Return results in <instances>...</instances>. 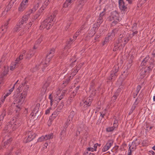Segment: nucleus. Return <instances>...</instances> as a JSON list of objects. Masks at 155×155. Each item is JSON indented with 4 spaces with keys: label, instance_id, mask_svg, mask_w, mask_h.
Here are the masks:
<instances>
[{
    "label": "nucleus",
    "instance_id": "nucleus-1",
    "mask_svg": "<svg viewBox=\"0 0 155 155\" xmlns=\"http://www.w3.org/2000/svg\"><path fill=\"white\" fill-rule=\"evenodd\" d=\"M55 21V19L54 17L51 16H49L42 23L41 26H42L44 28H46L47 29H49L52 26L54 22Z\"/></svg>",
    "mask_w": 155,
    "mask_h": 155
},
{
    "label": "nucleus",
    "instance_id": "nucleus-2",
    "mask_svg": "<svg viewBox=\"0 0 155 155\" xmlns=\"http://www.w3.org/2000/svg\"><path fill=\"white\" fill-rule=\"evenodd\" d=\"M119 15L116 11L111 12L110 15L107 18L108 21H113L111 24L112 26H114L119 21Z\"/></svg>",
    "mask_w": 155,
    "mask_h": 155
},
{
    "label": "nucleus",
    "instance_id": "nucleus-3",
    "mask_svg": "<svg viewBox=\"0 0 155 155\" xmlns=\"http://www.w3.org/2000/svg\"><path fill=\"white\" fill-rule=\"evenodd\" d=\"M28 20V19L27 18L23 16L20 19L18 23L19 25V26L22 27V28L24 29L25 30H28L33 23L34 21L33 20L32 21H30L29 22V23L26 24Z\"/></svg>",
    "mask_w": 155,
    "mask_h": 155
},
{
    "label": "nucleus",
    "instance_id": "nucleus-4",
    "mask_svg": "<svg viewBox=\"0 0 155 155\" xmlns=\"http://www.w3.org/2000/svg\"><path fill=\"white\" fill-rule=\"evenodd\" d=\"M28 20V19L27 18L23 16L20 19L18 23L19 25V26L22 27V28L24 29L25 30H28L33 23L34 21L33 20L32 21H30L29 22V23L26 24Z\"/></svg>",
    "mask_w": 155,
    "mask_h": 155
},
{
    "label": "nucleus",
    "instance_id": "nucleus-5",
    "mask_svg": "<svg viewBox=\"0 0 155 155\" xmlns=\"http://www.w3.org/2000/svg\"><path fill=\"white\" fill-rule=\"evenodd\" d=\"M25 136L23 142L26 143L32 140L36 137V134L32 131H28L26 132Z\"/></svg>",
    "mask_w": 155,
    "mask_h": 155
},
{
    "label": "nucleus",
    "instance_id": "nucleus-6",
    "mask_svg": "<svg viewBox=\"0 0 155 155\" xmlns=\"http://www.w3.org/2000/svg\"><path fill=\"white\" fill-rule=\"evenodd\" d=\"M118 69L119 67L117 65L114 66L110 72V76L107 77V79L111 81L114 80L117 75V73Z\"/></svg>",
    "mask_w": 155,
    "mask_h": 155
},
{
    "label": "nucleus",
    "instance_id": "nucleus-7",
    "mask_svg": "<svg viewBox=\"0 0 155 155\" xmlns=\"http://www.w3.org/2000/svg\"><path fill=\"white\" fill-rule=\"evenodd\" d=\"M27 94V93L25 91L21 93L20 95H19L18 97L14 101V104L21 105L24 102Z\"/></svg>",
    "mask_w": 155,
    "mask_h": 155
},
{
    "label": "nucleus",
    "instance_id": "nucleus-8",
    "mask_svg": "<svg viewBox=\"0 0 155 155\" xmlns=\"http://www.w3.org/2000/svg\"><path fill=\"white\" fill-rule=\"evenodd\" d=\"M119 8L122 11L125 12L127 10V5L123 0H119L118 1Z\"/></svg>",
    "mask_w": 155,
    "mask_h": 155
},
{
    "label": "nucleus",
    "instance_id": "nucleus-9",
    "mask_svg": "<svg viewBox=\"0 0 155 155\" xmlns=\"http://www.w3.org/2000/svg\"><path fill=\"white\" fill-rule=\"evenodd\" d=\"M40 106V104H37L33 109L32 112L30 114V115L34 117L33 118L37 119L38 117V115H36V114L38 111Z\"/></svg>",
    "mask_w": 155,
    "mask_h": 155
},
{
    "label": "nucleus",
    "instance_id": "nucleus-10",
    "mask_svg": "<svg viewBox=\"0 0 155 155\" xmlns=\"http://www.w3.org/2000/svg\"><path fill=\"white\" fill-rule=\"evenodd\" d=\"M11 119L10 122L8 123L7 126L8 127H11L13 125V124H15V125L18 126V127L21 124V121L20 119L16 120V118H14Z\"/></svg>",
    "mask_w": 155,
    "mask_h": 155
},
{
    "label": "nucleus",
    "instance_id": "nucleus-11",
    "mask_svg": "<svg viewBox=\"0 0 155 155\" xmlns=\"http://www.w3.org/2000/svg\"><path fill=\"white\" fill-rule=\"evenodd\" d=\"M54 52L55 49L54 48H53L50 50L46 55V62H48V63L50 62V60L54 56Z\"/></svg>",
    "mask_w": 155,
    "mask_h": 155
},
{
    "label": "nucleus",
    "instance_id": "nucleus-12",
    "mask_svg": "<svg viewBox=\"0 0 155 155\" xmlns=\"http://www.w3.org/2000/svg\"><path fill=\"white\" fill-rule=\"evenodd\" d=\"M69 125V124H68L66 123H65L64 127L61 130L60 133V138L61 140H62L63 138L65 135L66 129Z\"/></svg>",
    "mask_w": 155,
    "mask_h": 155
},
{
    "label": "nucleus",
    "instance_id": "nucleus-13",
    "mask_svg": "<svg viewBox=\"0 0 155 155\" xmlns=\"http://www.w3.org/2000/svg\"><path fill=\"white\" fill-rule=\"evenodd\" d=\"M75 114V112L73 110L71 112L69 115L68 116V120L67 121L65 122L68 124H70L71 121L72 120V119Z\"/></svg>",
    "mask_w": 155,
    "mask_h": 155
},
{
    "label": "nucleus",
    "instance_id": "nucleus-14",
    "mask_svg": "<svg viewBox=\"0 0 155 155\" xmlns=\"http://www.w3.org/2000/svg\"><path fill=\"white\" fill-rule=\"evenodd\" d=\"M153 63L152 62L150 63L149 65H147L144 68L145 70L147 71V74H149L150 72L151 71L153 68Z\"/></svg>",
    "mask_w": 155,
    "mask_h": 155
},
{
    "label": "nucleus",
    "instance_id": "nucleus-15",
    "mask_svg": "<svg viewBox=\"0 0 155 155\" xmlns=\"http://www.w3.org/2000/svg\"><path fill=\"white\" fill-rule=\"evenodd\" d=\"M100 26V24H98V23H96L93 25V27L91 29L92 32V35H94L95 34L96 32V30L98 29V28Z\"/></svg>",
    "mask_w": 155,
    "mask_h": 155
},
{
    "label": "nucleus",
    "instance_id": "nucleus-16",
    "mask_svg": "<svg viewBox=\"0 0 155 155\" xmlns=\"http://www.w3.org/2000/svg\"><path fill=\"white\" fill-rule=\"evenodd\" d=\"M49 0H46L43 4L41 7L39 9V11L43 12L49 3Z\"/></svg>",
    "mask_w": 155,
    "mask_h": 155
},
{
    "label": "nucleus",
    "instance_id": "nucleus-17",
    "mask_svg": "<svg viewBox=\"0 0 155 155\" xmlns=\"http://www.w3.org/2000/svg\"><path fill=\"white\" fill-rule=\"evenodd\" d=\"M42 40V37H41L35 42V45L33 47V49H35L38 48L39 44L41 43Z\"/></svg>",
    "mask_w": 155,
    "mask_h": 155
},
{
    "label": "nucleus",
    "instance_id": "nucleus-18",
    "mask_svg": "<svg viewBox=\"0 0 155 155\" xmlns=\"http://www.w3.org/2000/svg\"><path fill=\"white\" fill-rule=\"evenodd\" d=\"M75 95V93H74V91H73L69 97L68 100L67 101V103L69 105L71 104V102L73 101Z\"/></svg>",
    "mask_w": 155,
    "mask_h": 155
},
{
    "label": "nucleus",
    "instance_id": "nucleus-19",
    "mask_svg": "<svg viewBox=\"0 0 155 155\" xmlns=\"http://www.w3.org/2000/svg\"><path fill=\"white\" fill-rule=\"evenodd\" d=\"M58 114L57 111H54L52 114L51 116L50 117L48 121L51 122L52 120H53L56 116L58 115Z\"/></svg>",
    "mask_w": 155,
    "mask_h": 155
},
{
    "label": "nucleus",
    "instance_id": "nucleus-20",
    "mask_svg": "<svg viewBox=\"0 0 155 155\" xmlns=\"http://www.w3.org/2000/svg\"><path fill=\"white\" fill-rule=\"evenodd\" d=\"M103 12H102L101 13H100L99 17L98 18V19L97 21V23H98V24H101L102 22L103 21V16L104 15V14H103Z\"/></svg>",
    "mask_w": 155,
    "mask_h": 155
},
{
    "label": "nucleus",
    "instance_id": "nucleus-21",
    "mask_svg": "<svg viewBox=\"0 0 155 155\" xmlns=\"http://www.w3.org/2000/svg\"><path fill=\"white\" fill-rule=\"evenodd\" d=\"M12 140V139L11 138H9L6 141H5L4 143V146L3 147L4 148H6L7 147L9 146Z\"/></svg>",
    "mask_w": 155,
    "mask_h": 155
},
{
    "label": "nucleus",
    "instance_id": "nucleus-22",
    "mask_svg": "<svg viewBox=\"0 0 155 155\" xmlns=\"http://www.w3.org/2000/svg\"><path fill=\"white\" fill-rule=\"evenodd\" d=\"M150 57L149 56L146 57L142 61V62L140 64L141 66H146L147 64V62H148Z\"/></svg>",
    "mask_w": 155,
    "mask_h": 155
},
{
    "label": "nucleus",
    "instance_id": "nucleus-23",
    "mask_svg": "<svg viewBox=\"0 0 155 155\" xmlns=\"http://www.w3.org/2000/svg\"><path fill=\"white\" fill-rule=\"evenodd\" d=\"M9 21H7L6 22H5L4 25H2V27H1L0 28V30L1 29L2 31H3L5 30V31H6V29L8 28V24Z\"/></svg>",
    "mask_w": 155,
    "mask_h": 155
},
{
    "label": "nucleus",
    "instance_id": "nucleus-24",
    "mask_svg": "<svg viewBox=\"0 0 155 155\" xmlns=\"http://www.w3.org/2000/svg\"><path fill=\"white\" fill-rule=\"evenodd\" d=\"M26 51H23L22 52V53L19 56L18 58H17L16 60V63L18 64V62L20 60H22L23 59V57L25 55V53Z\"/></svg>",
    "mask_w": 155,
    "mask_h": 155
},
{
    "label": "nucleus",
    "instance_id": "nucleus-25",
    "mask_svg": "<svg viewBox=\"0 0 155 155\" xmlns=\"http://www.w3.org/2000/svg\"><path fill=\"white\" fill-rule=\"evenodd\" d=\"M141 72L140 73V78H142L144 77L147 74V71L145 70L144 69H142L140 70Z\"/></svg>",
    "mask_w": 155,
    "mask_h": 155
},
{
    "label": "nucleus",
    "instance_id": "nucleus-26",
    "mask_svg": "<svg viewBox=\"0 0 155 155\" xmlns=\"http://www.w3.org/2000/svg\"><path fill=\"white\" fill-rule=\"evenodd\" d=\"M73 41V39L71 38H70L68 41L66 42V45L65 46V48H69L71 45Z\"/></svg>",
    "mask_w": 155,
    "mask_h": 155
},
{
    "label": "nucleus",
    "instance_id": "nucleus-27",
    "mask_svg": "<svg viewBox=\"0 0 155 155\" xmlns=\"http://www.w3.org/2000/svg\"><path fill=\"white\" fill-rule=\"evenodd\" d=\"M27 7L26 5H24L21 3L18 8V11L22 12Z\"/></svg>",
    "mask_w": 155,
    "mask_h": 155
},
{
    "label": "nucleus",
    "instance_id": "nucleus-28",
    "mask_svg": "<svg viewBox=\"0 0 155 155\" xmlns=\"http://www.w3.org/2000/svg\"><path fill=\"white\" fill-rule=\"evenodd\" d=\"M22 28V27H21V26H19V25L18 24L14 28L13 30V31L14 32H17L19 31Z\"/></svg>",
    "mask_w": 155,
    "mask_h": 155
},
{
    "label": "nucleus",
    "instance_id": "nucleus-29",
    "mask_svg": "<svg viewBox=\"0 0 155 155\" xmlns=\"http://www.w3.org/2000/svg\"><path fill=\"white\" fill-rule=\"evenodd\" d=\"M73 2L70 0H66L63 5L64 8H67L70 4Z\"/></svg>",
    "mask_w": 155,
    "mask_h": 155
},
{
    "label": "nucleus",
    "instance_id": "nucleus-30",
    "mask_svg": "<svg viewBox=\"0 0 155 155\" xmlns=\"http://www.w3.org/2000/svg\"><path fill=\"white\" fill-rule=\"evenodd\" d=\"M53 133H50L48 135H46L44 136L45 137V140H49L53 138Z\"/></svg>",
    "mask_w": 155,
    "mask_h": 155
},
{
    "label": "nucleus",
    "instance_id": "nucleus-31",
    "mask_svg": "<svg viewBox=\"0 0 155 155\" xmlns=\"http://www.w3.org/2000/svg\"><path fill=\"white\" fill-rule=\"evenodd\" d=\"M6 112L5 110H3L2 112V114L0 116V123L2 124V122H1L3 120L4 117L6 115Z\"/></svg>",
    "mask_w": 155,
    "mask_h": 155
},
{
    "label": "nucleus",
    "instance_id": "nucleus-32",
    "mask_svg": "<svg viewBox=\"0 0 155 155\" xmlns=\"http://www.w3.org/2000/svg\"><path fill=\"white\" fill-rule=\"evenodd\" d=\"M141 88V86L140 85H138L137 87L136 92L134 94V97H135L137 96L139 91Z\"/></svg>",
    "mask_w": 155,
    "mask_h": 155
},
{
    "label": "nucleus",
    "instance_id": "nucleus-33",
    "mask_svg": "<svg viewBox=\"0 0 155 155\" xmlns=\"http://www.w3.org/2000/svg\"><path fill=\"white\" fill-rule=\"evenodd\" d=\"M50 79H48V81H47L44 84L43 87L44 89H46V90L47 87L49 86L50 85L51 82V80H49Z\"/></svg>",
    "mask_w": 155,
    "mask_h": 155
},
{
    "label": "nucleus",
    "instance_id": "nucleus-34",
    "mask_svg": "<svg viewBox=\"0 0 155 155\" xmlns=\"http://www.w3.org/2000/svg\"><path fill=\"white\" fill-rule=\"evenodd\" d=\"M32 13V10H31L30 9L25 14V15L23 16L25 17H26L28 19V18L29 17V16L30 14Z\"/></svg>",
    "mask_w": 155,
    "mask_h": 155
},
{
    "label": "nucleus",
    "instance_id": "nucleus-35",
    "mask_svg": "<svg viewBox=\"0 0 155 155\" xmlns=\"http://www.w3.org/2000/svg\"><path fill=\"white\" fill-rule=\"evenodd\" d=\"M92 101V99L87 98L84 101H83V103L87 104L88 106H90L91 104Z\"/></svg>",
    "mask_w": 155,
    "mask_h": 155
},
{
    "label": "nucleus",
    "instance_id": "nucleus-36",
    "mask_svg": "<svg viewBox=\"0 0 155 155\" xmlns=\"http://www.w3.org/2000/svg\"><path fill=\"white\" fill-rule=\"evenodd\" d=\"M49 63H48V62L46 61V59H45V64H41L39 65L40 67H41L42 69V71H43V69H45V68H46L48 65V64Z\"/></svg>",
    "mask_w": 155,
    "mask_h": 155
},
{
    "label": "nucleus",
    "instance_id": "nucleus-37",
    "mask_svg": "<svg viewBox=\"0 0 155 155\" xmlns=\"http://www.w3.org/2000/svg\"><path fill=\"white\" fill-rule=\"evenodd\" d=\"M35 52V50H33L32 51V52L31 53H27V55H26V58H31L32 56H33L34 55V53Z\"/></svg>",
    "mask_w": 155,
    "mask_h": 155
},
{
    "label": "nucleus",
    "instance_id": "nucleus-38",
    "mask_svg": "<svg viewBox=\"0 0 155 155\" xmlns=\"http://www.w3.org/2000/svg\"><path fill=\"white\" fill-rule=\"evenodd\" d=\"M114 123H113L114 126L115 127H117L118 125V120L116 119V116H114Z\"/></svg>",
    "mask_w": 155,
    "mask_h": 155
},
{
    "label": "nucleus",
    "instance_id": "nucleus-39",
    "mask_svg": "<svg viewBox=\"0 0 155 155\" xmlns=\"http://www.w3.org/2000/svg\"><path fill=\"white\" fill-rule=\"evenodd\" d=\"M71 78V76H70L68 78L66 79L63 81V84H64V86H66L69 83Z\"/></svg>",
    "mask_w": 155,
    "mask_h": 155
},
{
    "label": "nucleus",
    "instance_id": "nucleus-40",
    "mask_svg": "<svg viewBox=\"0 0 155 155\" xmlns=\"http://www.w3.org/2000/svg\"><path fill=\"white\" fill-rule=\"evenodd\" d=\"M124 36H122V35L121 34H120L119 35V38H118V39L117 41L118 42H117V43H121L123 40H124L123 38H124Z\"/></svg>",
    "mask_w": 155,
    "mask_h": 155
},
{
    "label": "nucleus",
    "instance_id": "nucleus-41",
    "mask_svg": "<svg viewBox=\"0 0 155 155\" xmlns=\"http://www.w3.org/2000/svg\"><path fill=\"white\" fill-rule=\"evenodd\" d=\"M8 73V71L7 70H5L3 73H2L0 75V78H3L5 76H6Z\"/></svg>",
    "mask_w": 155,
    "mask_h": 155
},
{
    "label": "nucleus",
    "instance_id": "nucleus-42",
    "mask_svg": "<svg viewBox=\"0 0 155 155\" xmlns=\"http://www.w3.org/2000/svg\"><path fill=\"white\" fill-rule=\"evenodd\" d=\"M41 12V11H39V9L38 11L37 12L36 14L34 17V18H33V20H35V19H37L40 15V12Z\"/></svg>",
    "mask_w": 155,
    "mask_h": 155
},
{
    "label": "nucleus",
    "instance_id": "nucleus-43",
    "mask_svg": "<svg viewBox=\"0 0 155 155\" xmlns=\"http://www.w3.org/2000/svg\"><path fill=\"white\" fill-rule=\"evenodd\" d=\"M110 148L108 147V146L107 145V144L104 145L102 149V151L103 152H105L107 150H108Z\"/></svg>",
    "mask_w": 155,
    "mask_h": 155
},
{
    "label": "nucleus",
    "instance_id": "nucleus-44",
    "mask_svg": "<svg viewBox=\"0 0 155 155\" xmlns=\"http://www.w3.org/2000/svg\"><path fill=\"white\" fill-rule=\"evenodd\" d=\"M38 4H37L35 5L31 9H30V10H32V12L33 13V12H35L37 9H38Z\"/></svg>",
    "mask_w": 155,
    "mask_h": 155
},
{
    "label": "nucleus",
    "instance_id": "nucleus-45",
    "mask_svg": "<svg viewBox=\"0 0 155 155\" xmlns=\"http://www.w3.org/2000/svg\"><path fill=\"white\" fill-rule=\"evenodd\" d=\"M114 141L112 140H109L106 144L110 148L113 143Z\"/></svg>",
    "mask_w": 155,
    "mask_h": 155
},
{
    "label": "nucleus",
    "instance_id": "nucleus-46",
    "mask_svg": "<svg viewBox=\"0 0 155 155\" xmlns=\"http://www.w3.org/2000/svg\"><path fill=\"white\" fill-rule=\"evenodd\" d=\"M115 127L114 126L112 127H109L106 128V131L108 132L112 131L114 130Z\"/></svg>",
    "mask_w": 155,
    "mask_h": 155
},
{
    "label": "nucleus",
    "instance_id": "nucleus-47",
    "mask_svg": "<svg viewBox=\"0 0 155 155\" xmlns=\"http://www.w3.org/2000/svg\"><path fill=\"white\" fill-rule=\"evenodd\" d=\"M134 30H133L132 31L133 32L132 34H130L129 35V37H130V38H132L135 35L137 34L138 33V31H134Z\"/></svg>",
    "mask_w": 155,
    "mask_h": 155
},
{
    "label": "nucleus",
    "instance_id": "nucleus-48",
    "mask_svg": "<svg viewBox=\"0 0 155 155\" xmlns=\"http://www.w3.org/2000/svg\"><path fill=\"white\" fill-rule=\"evenodd\" d=\"M15 106L16 107V108H15V110L16 112L18 111H20V110L21 109V105H19L18 104H16Z\"/></svg>",
    "mask_w": 155,
    "mask_h": 155
},
{
    "label": "nucleus",
    "instance_id": "nucleus-49",
    "mask_svg": "<svg viewBox=\"0 0 155 155\" xmlns=\"http://www.w3.org/2000/svg\"><path fill=\"white\" fill-rule=\"evenodd\" d=\"M49 99L50 100V105L51 106L52 104V102L53 101V97L51 94H50L49 96Z\"/></svg>",
    "mask_w": 155,
    "mask_h": 155
},
{
    "label": "nucleus",
    "instance_id": "nucleus-50",
    "mask_svg": "<svg viewBox=\"0 0 155 155\" xmlns=\"http://www.w3.org/2000/svg\"><path fill=\"white\" fill-rule=\"evenodd\" d=\"M64 92H62L61 93V95L58 98V99H57L58 102V101H60L63 98V97L64 96Z\"/></svg>",
    "mask_w": 155,
    "mask_h": 155
},
{
    "label": "nucleus",
    "instance_id": "nucleus-51",
    "mask_svg": "<svg viewBox=\"0 0 155 155\" xmlns=\"http://www.w3.org/2000/svg\"><path fill=\"white\" fill-rule=\"evenodd\" d=\"M28 0H22L21 3L24 5H26V6L27 7L28 5Z\"/></svg>",
    "mask_w": 155,
    "mask_h": 155
},
{
    "label": "nucleus",
    "instance_id": "nucleus-52",
    "mask_svg": "<svg viewBox=\"0 0 155 155\" xmlns=\"http://www.w3.org/2000/svg\"><path fill=\"white\" fill-rule=\"evenodd\" d=\"M117 43L118 42H116ZM119 43H117L116 45H115L114 48H113V51H116L119 48V46H118V44Z\"/></svg>",
    "mask_w": 155,
    "mask_h": 155
},
{
    "label": "nucleus",
    "instance_id": "nucleus-53",
    "mask_svg": "<svg viewBox=\"0 0 155 155\" xmlns=\"http://www.w3.org/2000/svg\"><path fill=\"white\" fill-rule=\"evenodd\" d=\"M129 37H125L124 39V45H125L127 43V42L129 41Z\"/></svg>",
    "mask_w": 155,
    "mask_h": 155
},
{
    "label": "nucleus",
    "instance_id": "nucleus-54",
    "mask_svg": "<svg viewBox=\"0 0 155 155\" xmlns=\"http://www.w3.org/2000/svg\"><path fill=\"white\" fill-rule=\"evenodd\" d=\"M45 137H44V136H43L41 137H40L38 138V142H42L43 141H44L45 140Z\"/></svg>",
    "mask_w": 155,
    "mask_h": 155
},
{
    "label": "nucleus",
    "instance_id": "nucleus-55",
    "mask_svg": "<svg viewBox=\"0 0 155 155\" xmlns=\"http://www.w3.org/2000/svg\"><path fill=\"white\" fill-rule=\"evenodd\" d=\"M118 95L117 94V93L115 94L112 97V99L113 100V101L114 102L115 101L116 98L117 97V96Z\"/></svg>",
    "mask_w": 155,
    "mask_h": 155
},
{
    "label": "nucleus",
    "instance_id": "nucleus-56",
    "mask_svg": "<svg viewBox=\"0 0 155 155\" xmlns=\"http://www.w3.org/2000/svg\"><path fill=\"white\" fill-rule=\"evenodd\" d=\"M135 106H132L129 114V115H130L133 112V111L135 109Z\"/></svg>",
    "mask_w": 155,
    "mask_h": 155
},
{
    "label": "nucleus",
    "instance_id": "nucleus-57",
    "mask_svg": "<svg viewBox=\"0 0 155 155\" xmlns=\"http://www.w3.org/2000/svg\"><path fill=\"white\" fill-rule=\"evenodd\" d=\"M86 0H81L79 2V5H81L82 6L84 5Z\"/></svg>",
    "mask_w": 155,
    "mask_h": 155
},
{
    "label": "nucleus",
    "instance_id": "nucleus-58",
    "mask_svg": "<svg viewBox=\"0 0 155 155\" xmlns=\"http://www.w3.org/2000/svg\"><path fill=\"white\" fill-rule=\"evenodd\" d=\"M12 5L10 4L9 3L8 5L6 7V8L7 9V11H8L10 10V9L12 8Z\"/></svg>",
    "mask_w": 155,
    "mask_h": 155
},
{
    "label": "nucleus",
    "instance_id": "nucleus-59",
    "mask_svg": "<svg viewBox=\"0 0 155 155\" xmlns=\"http://www.w3.org/2000/svg\"><path fill=\"white\" fill-rule=\"evenodd\" d=\"M137 24L136 23H134L133 24L132 26V28L133 30H135L137 27Z\"/></svg>",
    "mask_w": 155,
    "mask_h": 155
},
{
    "label": "nucleus",
    "instance_id": "nucleus-60",
    "mask_svg": "<svg viewBox=\"0 0 155 155\" xmlns=\"http://www.w3.org/2000/svg\"><path fill=\"white\" fill-rule=\"evenodd\" d=\"M64 106V104L63 103H61L60 104L58 105L57 107H58L60 109H62Z\"/></svg>",
    "mask_w": 155,
    "mask_h": 155
},
{
    "label": "nucleus",
    "instance_id": "nucleus-61",
    "mask_svg": "<svg viewBox=\"0 0 155 155\" xmlns=\"http://www.w3.org/2000/svg\"><path fill=\"white\" fill-rule=\"evenodd\" d=\"M16 64H14L12 66H10V70L12 71L16 67Z\"/></svg>",
    "mask_w": 155,
    "mask_h": 155
},
{
    "label": "nucleus",
    "instance_id": "nucleus-62",
    "mask_svg": "<svg viewBox=\"0 0 155 155\" xmlns=\"http://www.w3.org/2000/svg\"><path fill=\"white\" fill-rule=\"evenodd\" d=\"M127 70H126V69L123 71V73L122 74V75L123 76H126L127 74Z\"/></svg>",
    "mask_w": 155,
    "mask_h": 155
},
{
    "label": "nucleus",
    "instance_id": "nucleus-63",
    "mask_svg": "<svg viewBox=\"0 0 155 155\" xmlns=\"http://www.w3.org/2000/svg\"><path fill=\"white\" fill-rule=\"evenodd\" d=\"M137 99H136L134 103V104H133L132 106H135V107L136 108V106L137 105V104L138 103V102L137 101Z\"/></svg>",
    "mask_w": 155,
    "mask_h": 155
},
{
    "label": "nucleus",
    "instance_id": "nucleus-64",
    "mask_svg": "<svg viewBox=\"0 0 155 155\" xmlns=\"http://www.w3.org/2000/svg\"><path fill=\"white\" fill-rule=\"evenodd\" d=\"M51 110V107L48 109L47 110L45 111V114H48L49 113L50 110Z\"/></svg>",
    "mask_w": 155,
    "mask_h": 155
}]
</instances>
